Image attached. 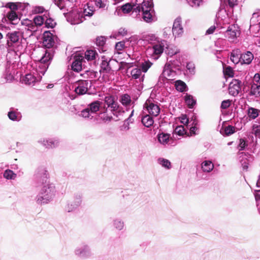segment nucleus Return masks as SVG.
Segmentation results:
<instances>
[{"mask_svg": "<svg viewBox=\"0 0 260 260\" xmlns=\"http://www.w3.org/2000/svg\"><path fill=\"white\" fill-rule=\"evenodd\" d=\"M157 162L165 169H170L171 168V162L168 159L164 158H159L158 159Z\"/></svg>", "mask_w": 260, "mask_h": 260, "instance_id": "e433bc0d", "label": "nucleus"}, {"mask_svg": "<svg viewBox=\"0 0 260 260\" xmlns=\"http://www.w3.org/2000/svg\"><path fill=\"white\" fill-rule=\"evenodd\" d=\"M8 117L12 121H19L22 118V115L17 109L11 108L8 113Z\"/></svg>", "mask_w": 260, "mask_h": 260, "instance_id": "aec40b11", "label": "nucleus"}, {"mask_svg": "<svg viewBox=\"0 0 260 260\" xmlns=\"http://www.w3.org/2000/svg\"><path fill=\"white\" fill-rule=\"evenodd\" d=\"M90 81L88 80H80L75 83L72 86V89L78 95H83L88 91L90 86Z\"/></svg>", "mask_w": 260, "mask_h": 260, "instance_id": "0eeeda50", "label": "nucleus"}, {"mask_svg": "<svg viewBox=\"0 0 260 260\" xmlns=\"http://www.w3.org/2000/svg\"><path fill=\"white\" fill-rule=\"evenodd\" d=\"M74 253L77 257L82 259L88 258L91 255L89 246L85 244L77 247L75 249Z\"/></svg>", "mask_w": 260, "mask_h": 260, "instance_id": "1a4fd4ad", "label": "nucleus"}, {"mask_svg": "<svg viewBox=\"0 0 260 260\" xmlns=\"http://www.w3.org/2000/svg\"><path fill=\"white\" fill-rule=\"evenodd\" d=\"M105 43V38L104 37H100L96 39V44L99 46H103Z\"/></svg>", "mask_w": 260, "mask_h": 260, "instance_id": "13d9d810", "label": "nucleus"}, {"mask_svg": "<svg viewBox=\"0 0 260 260\" xmlns=\"http://www.w3.org/2000/svg\"><path fill=\"white\" fill-rule=\"evenodd\" d=\"M4 177L5 179H13L16 178V174L13 171L8 169L6 170L4 173Z\"/></svg>", "mask_w": 260, "mask_h": 260, "instance_id": "de8ad7c7", "label": "nucleus"}, {"mask_svg": "<svg viewBox=\"0 0 260 260\" xmlns=\"http://www.w3.org/2000/svg\"><path fill=\"white\" fill-rule=\"evenodd\" d=\"M240 34L239 27L237 24H232L228 27L224 31V36L229 41L234 42Z\"/></svg>", "mask_w": 260, "mask_h": 260, "instance_id": "9b49d317", "label": "nucleus"}, {"mask_svg": "<svg viewBox=\"0 0 260 260\" xmlns=\"http://www.w3.org/2000/svg\"><path fill=\"white\" fill-rule=\"evenodd\" d=\"M170 138V135L169 134L161 133L158 134L157 139L158 142L162 145H165L168 143Z\"/></svg>", "mask_w": 260, "mask_h": 260, "instance_id": "c85d7f7f", "label": "nucleus"}, {"mask_svg": "<svg viewBox=\"0 0 260 260\" xmlns=\"http://www.w3.org/2000/svg\"><path fill=\"white\" fill-rule=\"evenodd\" d=\"M152 63L149 61H145L142 63L141 70L142 72H146L151 67Z\"/></svg>", "mask_w": 260, "mask_h": 260, "instance_id": "3c124183", "label": "nucleus"}, {"mask_svg": "<svg viewBox=\"0 0 260 260\" xmlns=\"http://www.w3.org/2000/svg\"><path fill=\"white\" fill-rule=\"evenodd\" d=\"M253 59V55L250 51H247L244 54H241V64H249Z\"/></svg>", "mask_w": 260, "mask_h": 260, "instance_id": "a878e982", "label": "nucleus"}, {"mask_svg": "<svg viewBox=\"0 0 260 260\" xmlns=\"http://www.w3.org/2000/svg\"><path fill=\"white\" fill-rule=\"evenodd\" d=\"M125 43H126V41H123L119 42L115 44V50L118 53H120L119 52L122 51L124 48V47H125Z\"/></svg>", "mask_w": 260, "mask_h": 260, "instance_id": "09e8293b", "label": "nucleus"}, {"mask_svg": "<svg viewBox=\"0 0 260 260\" xmlns=\"http://www.w3.org/2000/svg\"><path fill=\"white\" fill-rule=\"evenodd\" d=\"M230 23V18L225 10H220L217 14L216 26H211L206 31V34H211L216 29L220 30L225 27Z\"/></svg>", "mask_w": 260, "mask_h": 260, "instance_id": "39448f33", "label": "nucleus"}, {"mask_svg": "<svg viewBox=\"0 0 260 260\" xmlns=\"http://www.w3.org/2000/svg\"><path fill=\"white\" fill-rule=\"evenodd\" d=\"M57 192L54 184L45 180L41 182V188L36 197V202L38 204H47L53 201Z\"/></svg>", "mask_w": 260, "mask_h": 260, "instance_id": "f03ea898", "label": "nucleus"}, {"mask_svg": "<svg viewBox=\"0 0 260 260\" xmlns=\"http://www.w3.org/2000/svg\"><path fill=\"white\" fill-rule=\"evenodd\" d=\"M144 110L153 116H157L160 113V108L152 99H148L144 105Z\"/></svg>", "mask_w": 260, "mask_h": 260, "instance_id": "6e6552de", "label": "nucleus"}, {"mask_svg": "<svg viewBox=\"0 0 260 260\" xmlns=\"http://www.w3.org/2000/svg\"><path fill=\"white\" fill-rule=\"evenodd\" d=\"M54 44V41L52 37V34L49 32L45 31L43 34V45L47 48L52 47Z\"/></svg>", "mask_w": 260, "mask_h": 260, "instance_id": "6ab92c4d", "label": "nucleus"}, {"mask_svg": "<svg viewBox=\"0 0 260 260\" xmlns=\"http://www.w3.org/2000/svg\"><path fill=\"white\" fill-rule=\"evenodd\" d=\"M259 111L254 108H249L248 110V115L252 119L256 118L259 115Z\"/></svg>", "mask_w": 260, "mask_h": 260, "instance_id": "ea45409f", "label": "nucleus"}, {"mask_svg": "<svg viewBox=\"0 0 260 260\" xmlns=\"http://www.w3.org/2000/svg\"><path fill=\"white\" fill-rule=\"evenodd\" d=\"M161 75L168 80H173L176 76V73L172 69L170 64H166Z\"/></svg>", "mask_w": 260, "mask_h": 260, "instance_id": "f3484780", "label": "nucleus"}, {"mask_svg": "<svg viewBox=\"0 0 260 260\" xmlns=\"http://www.w3.org/2000/svg\"><path fill=\"white\" fill-rule=\"evenodd\" d=\"M84 55V59L85 58L88 61L94 60L98 56V54L94 49L87 50Z\"/></svg>", "mask_w": 260, "mask_h": 260, "instance_id": "bb28decb", "label": "nucleus"}, {"mask_svg": "<svg viewBox=\"0 0 260 260\" xmlns=\"http://www.w3.org/2000/svg\"><path fill=\"white\" fill-rule=\"evenodd\" d=\"M180 122L185 125H187L188 124V119L187 118L186 115H182L180 117Z\"/></svg>", "mask_w": 260, "mask_h": 260, "instance_id": "69168bd1", "label": "nucleus"}, {"mask_svg": "<svg viewBox=\"0 0 260 260\" xmlns=\"http://www.w3.org/2000/svg\"><path fill=\"white\" fill-rule=\"evenodd\" d=\"M144 40L148 41L149 43H152L156 39V37L152 34H148L143 36Z\"/></svg>", "mask_w": 260, "mask_h": 260, "instance_id": "603ef678", "label": "nucleus"}, {"mask_svg": "<svg viewBox=\"0 0 260 260\" xmlns=\"http://www.w3.org/2000/svg\"><path fill=\"white\" fill-rule=\"evenodd\" d=\"M80 116L81 117L87 118L88 119H92L93 118V114L90 112L89 109L86 108L85 109L83 110L80 114Z\"/></svg>", "mask_w": 260, "mask_h": 260, "instance_id": "79ce46f5", "label": "nucleus"}, {"mask_svg": "<svg viewBox=\"0 0 260 260\" xmlns=\"http://www.w3.org/2000/svg\"><path fill=\"white\" fill-rule=\"evenodd\" d=\"M127 34V31L126 29L123 28H120L119 29L117 35L116 36H124Z\"/></svg>", "mask_w": 260, "mask_h": 260, "instance_id": "338daca9", "label": "nucleus"}, {"mask_svg": "<svg viewBox=\"0 0 260 260\" xmlns=\"http://www.w3.org/2000/svg\"><path fill=\"white\" fill-rule=\"evenodd\" d=\"M111 225L113 229L117 231H121L124 230L125 227L124 222L120 217L114 218L112 220Z\"/></svg>", "mask_w": 260, "mask_h": 260, "instance_id": "412c9836", "label": "nucleus"}, {"mask_svg": "<svg viewBox=\"0 0 260 260\" xmlns=\"http://www.w3.org/2000/svg\"><path fill=\"white\" fill-rule=\"evenodd\" d=\"M252 133L256 136L260 135V125L254 124L252 126Z\"/></svg>", "mask_w": 260, "mask_h": 260, "instance_id": "5fc2aeb1", "label": "nucleus"}, {"mask_svg": "<svg viewBox=\"0 0 260 260\" xmlns=\"http://www.w3.org/2000/svg\"><path fill=\"white\" fill-rule=\"evenodd\" d=\"M44 15L42 16H37L34 18V22L37 26H41L45 22Z\"/></svg>", "mask_w": 260, "mask_h": 260, "instance_id": "49530a36", "label": "nucleus"}, {"mask_svg": "<svg viewBox=\"0 0 260 260\" xmlns=\"http://www.w3.org/2000/svg\"><path fill=\"white\" fill-rule=\"evenodd\" d=\"M202 169L204 172H210L214 168V165L210 160H205L202 163Z\"/></svg>", "mask_w": 260, "mask_h": 260, "instance_id": "c756f323", "label": "nucleus"}, {"mask_svg": "<svg viewBox=\"0 0 260 260\" xmlns=\"http://www.w3.org/2000/svg\"><path fill=\"white\" fill-rule=\"evenodd\" d=\"M102 102L99 101H95L89 104L87 106V108L90 112L93 115L99 111L101 106Z\"/></svg>", "mask_w": 260, "mask_h": 260, "instance_id": "393cba45", "label": "nucleus"}, {"mask_svg": "<svg viewBox=\"0 0 260 260\" xmlns=\"http://www.w3.org/2000/svg\"><path fill=\"white\" fill-rule=\"evenodd\" d=\"M241 81L237 79H233L230 83L229 87V93L233 96L237 95L241 91Z\"/></svg>", "mask_w": 260, "mask_h": 260, "instance_id": "4468645a", "label": "nucleus"}, {"mask_svg": "<svg viewBox=\"0 0 260 260\" xmlns=\"http://www.w3.org/2000/svg\"><path fill=\"white\" fill-rule=\"evenodd\" d=\"M104 103L107 106L106 108L110 110L114 116L117 118L115 121L123 118L125 113L123 108L115 101V98L112 95H107L104 98Z\"/></svg>", "mask_w": 260, "mask_h": 260, "instance_id": "20e7f679", "label": "nucleus"}, {"mask_svg": "<svg viewBox=\"0 0 260 260\" xmlns=\"http://www.w3.org/2000/svg\"><path fill=\"white\" fill-rule=\"evenodd\" d=\"M186 2L189 6L194 8H198L203 5L202 0H186Z\"/></svg>", "mask_w": 260, "mask_h": 260, "instance_id": "a18cd8bd", "label": "nucleus"}, {"mask_svg": "<svg viewBox=\"0 0 260 260\" xmlns=\"http://www.w3.org/2000/svg\"><path fill=\"white\" fill-rule=\"evenodd\" d=\"M250 93L251 95L257 96L260 94V83H253L251 86Z\"/></svg>", "mask_w": 260, "mask_h": 260, "instance_id": "c9c22d12", "label": "nucleus"}, {"mask_svg": "<svg viewBox=\"0 0 260 260\" xmlns=\"http://www.w3.org/2000/svg\"><path fill=\"white\" fill-rule=\"evenodd\" d=\"M135 7V5L127 3L121 7V10L125 14L129 13L132 10H133L134 12H136V11L134 10V9L136 8Z\"/></svg>", "mask_w": 260, "mask_h": 260, "instance_id": "a19ab883", "label": "nucleus"}, {"mask_svg": "<svg viewBox=\"0 0 260 260\" xmlns=\"http://www.w3.org/2000/svg\"><path fill=\"white\" fill-rule=\"evenodd\" d=\"M120 102L123 106H129L132 103L131 96L127 94H124L121 96Z\"/></svg>", "mask_w": 260, "mask_h": 260, "instance_id": "f704fd0d", "label": "nucleus"}, {"mask_svg": "<svg viewBox=\"0 0 260 260\" xmlns=\"http://www.w3.org/2000/svg\"><path fill=\"white\" fill-rule=\"evenodd\" d=\"M235 132V128L233 126L229 125L224 129V132L226 135H230L233 134Z\"/></svg>", "mask_w": 260, "mask_h": 260, "instance_id": "6e6d98bb", "label": "nucleus"}, {"mask_svg": "<svg viewBox=\"0 0 260 260\" xmlns=\"http://www.w3.org/2000/svg\"><path fill=\"white\" fill-rule=\"evenodd\" d=\"M172 32L175 37H181L183 33V28L181 25V19L177 18L173 23Z\"/></svg>", "mask_w": 260, "mask_h": 260, "instance_id": "2eb2a0df", "label": "nucleus"}, {"mask_svg": "<svg viewBox=\"0 0 260 260\" xmlns=\"http://www.w3.org/2000/svg\"><path fill=\"white\" fill-rule=\"evenodd\" d=\"M31 12L33 14H39L45 12V14H48L47 11L43 6H36L32 7Z\"/></svg>", "mask_w": 260, "mask_h": 260, "instance_id": "37998d69", "label": "nucleus"}, {"mask_svg": "<svg viewBox=\"0 0 260 260\" xmlns=\"http://www.w3.org/2000/svg\"><path fill=\"white\" fill-rule=\"evenodd\" d=\"M187 71L191 75H194L195 73V65L192 62H188L186 65Z\"/></svg>", "mask_w": 260, "mask_h": 260, "instance_id": "864d4df0", "label": "nucleus"}, {"mask_svg": "<svg viewBox=\"0 0 260 260\" xmlns=\"http://www.w3.org/2000/svg\"><path fill=\"white\" fill-rule=\"evenodd\" d=\"M6 7L10 8L11 11H14L17 9V6L16 4L13 3H9L6 5Z\"/></svg>", "mask_w": 260, "mask_h": 260, "instance_id": "774afa93", "label": "nucleus"}, {"mask_svg": "<svg viewBox=\"0 0 260 260\" xmlns=\"http://www.w3.org/2000/svg\"><path fill=\"white\" fill-rule=\"evenodd\" d=\"M54 3L60 9H62L66 5L63 0H54Z\"/></svg>", "mask_w": 260, "mask_h": 260, "instance_id": "0e129e2a", "label": "nucleus"}, {"mask_svg": "<svg viewBox=\"0 0 260 260\" xmlns=\"http://www.w3.org/2000/svg\"><path fill=\"white\" fill-rule=\"evenodd\" d=\"M175 132L176 134L179 135V136L183 135L185 133V129L184 126H177L175 130Z\"/></svg>", "mask_w": 260, "mask_h": 260, "instance_id": "4d7b16f0", "label": "nucleus"}, {"mask_svg": "<svg viewBox=\"0 0 260 260\" xmlns=\"http://www.w3.org/2000/svg\"><path fill=\"white\" fill-rule=\"evenodd\" d=\"M35 176L37 178H47L48 173L44 168L39 167L35 170Z\"/></svg>", "mask_w": 260, "mask_h": 260, "instance_id": "7c9ffc66", "label": "nucleus"}, {"mask_svg": "<svg viewBox=\"0 0 260 260\" xmlns=\"http://www.w3.org/2000/svg\"><path fill=\"white\" fill-rule=\"evenodd\" d=\"M231 101L229 100H224L222 102L221 104V108L225 109L230 107L231 105Z\"/></svg>", "mask_w": 260, "mask_h": 260, "instance_id": "e2e57ef3", "label": "nucleus"}, {"mask_svg": "<svg viewBox=\"0 0 260 260\" xmlns=\"http://www.w3.org/2000/svg\"><path fill=\"white\" fill-rule=\"evenodd\" d=\"M7 16L9 20L12 21L13 24L17 23V21L19 20L17 14L14 11H10L8 13Z\"/></svg>", "mask_w": 260, "mask_h": 260, "instance_id": "58836bf2", "label": "nucleus"}, {"mask_svg": "<svg viewBox=\"0 0 260 260\" xmlns=\"http://www.w3.org/2000/svg\"><path fill=\"white\" fill-rule=\"evenodd\" d=\"M241 52L239 49L233 50L231 53V60L235 64H237L241 61Z\"/></svg>", "mask_w": 260, "mask_h": 260, "instance_id": "b1692460", "label": "nucleus"}, {"mask_svg": "<svg viewBox=\"0 0 260 260\" xmlns=\"http://www.w3.org/2000/svg\"><path fill=\"white\" fill-rule=\"evenodd\" d=\"M9 41L13 44L19 42L20 38V33L17 31H14L8 34Z\"/></svg>", "mask_w": 260, "mask_h": 260, "instance_id": "2f4dec72", "label": "nucleus"}, {"mask_svg": "<svg viewBox=\"0 0 260 260\" xmlns=\"http://www.w3.org/2000/svg\"><path fill=\"white\" fill-rule=\"evenodd\" d=\"M101 68L103 70L106 72H109L111 70V68L109 66V62L106 61H104L102 63Z\"/></svg>", "mask_w": 260, "mask_h": 260, "instance_id": "bf43d9fd", "label": "nucleus"}, {"mask_svg": "<svg viewBox=\"0 0 260 260\" xmlns=\"http://www.w3.org/2000/svg\"><path fill=\"white\" fill-rule=\"evenodd\" d=\"M168 46L167 42L162 40L149 46L146 51V53L148 56L156 60L162 53L165 48H168Z\"/></svg>", "mask_w": 260, "mask_h": 260, "instance_id": "423d86ee", "label": "nucleus"}, {"mask_svg": "<svg viewBox=\"0 0 260 260\" xmlns=\"http://www.w3.org/2000/svg\"><path fill=\"white\" fill-rule=\"evenodd\" d=\"M94 12V8L92 6H89V3L87 4L86 5H85L83 12H81L83 14L84 20H85L86 19V17H90L92 16Z\"/></svg>", "mask_w": 260, "mask_h": 260, "instance_id": "cd10ccee", "label": "nucleus"}, {"mask_svg": "<svg viewBox=\"0 0 260 260\" xmlns=\"http://www.w3.org/2000/svg\"><path fill=\"white\" fill-rule=\"evenodd\" d=\"M136 12H142L143 20L148 23H152L156 20L155 13L153 8L152 0H143L142 4H140L134 9Z\"/></svg>", "mask_w": 260, "mask_h": 260, "instance_id": "7ed1b4c3", "label": "nucleus"}, {"mask_svg": "<svg viewBox=\"0 0 260 260\" xmlns=\"http://www.w3.org/2000/svg\"><path fill=\"white\" fill-rule=\"evenodd\" d=\"M184 100L188 108H192L196 103V101L191 95L186 94L184 96Z\"/></svg>", "mask_w": 260, "mask_h": 260, "instance_id": "72a5a7b5", "label": "nucleus"}, {"mask_svg": "<svg viewBox=\"0 0 260 260\" xmlns=\"http://www.w3.org/2000/svg\"><path fill=\"white\" fill-rule=\"evenodd\" d=\"M127 76L131 77L132 79L138 80L140 82H141L144 80V75L142 74V71L141 67L137 66H133L128 68Z\"/></svg>", "mask_w": 260, "mask_h": 260, "instance_id": "f8f14e48", "label": "nucleus"}, {"mask_svg": "<svg viewBox=\"0 0 260 260\" xmlns=\"http://www.w3.org/2000/svg\"><path fill=\"white\" fill-rule=\"evenodd\" d=\"M142 122L145 126L149 127L153 125L154 120L149 115H146L142 117Z\"/></svg>", "mask_w": 260, "mask_h": 260, "instance_id": "473e14b6", "label": "nucleus"}, {"mask_svg": "<svg viewBox=\"0 0 260 260\" xmlns=\"http://www.w3.org/2000/svg\"><path fill=\"white\" fill-rule=\"evenodd\" d=\"M52 58L50 52L46 50L45 54L40 59L39 68L37 70V74H27L23 79V82L29 85H34L35 83L41 81L42 76L44 75L49 66V61Z\"/></svg>", "mask_w": 260, "mask_h": 260, "instance_id": "f257e3e1", "label": "nucleus"}, {"mask_svg": "<svg viewBox=\"0 0 260 260\" xmlns=\"http://www.w3.org/2000/svg\"><path fill=\"white\" fill-rule=\"evenodd\" d=\"M48 14H45V24L47 27L53 28L55 25V22L51 18H48Z\"/></svg>", "mask_w": 260, "mask_h": 260, "instance_id": "c03bdc74", "label": "nucleus"}, {"mask_svg": "<svg viewBox=\"0 0 260 260\" xmlns=\"http://www.w3.org/2000/svg\"><path fill=\"white\" fill-rule=\"evenodd\" d=\"M175 87L176 89L180 92H183L185 91L187 87L186 84L181 80L176 81Z\"/></svg>", "mask_w": 260, "mask_h": 260, "instance_id": "4c0bfd02", "label": "nucleus"}, {"mask_svg": "<svg viewBox=\"0 0 260 260\" xmlns=\"http://www.w3.org/2000/svg\"><path fill=\"white\" fill-rule=\"evenodd\" d=\"M246 145H247V144L244 139H240L239 140V143L238 147L240 151L243 150Z\"/></svg>", "mask_w": 260, "mask_h": 260, "instance_id": "680f3d73", "label": "nucleus"}, {"mask_svg": "<svg viewBox=\"0 0 260 260\" xmlns=\"http://www.w3.org/2000/svg\"><path fill=\"white\" fill-rule=\"evenodd\" d=\"M95 6L98 8H104L107 5L106 0H94Z\"/></svg>", "mask_w": 260, "mask_h": 260, "instance_id": "8fccbe9b", "label": "nucleus"}, {"mask_svg": "<svg viewBox=\"0 0 260 260\" xmlns=\"http://www.w3.org/2000/svg\"><path fill=\"white\" fill-rule=\"evenodd\" d=\"M108 109L106 108L105 110L101 112L99 115V118L105 123H108L112 120L115 121L117 119L116 117H113L112 116L108 113Z\"/></svg>", "mask_w": 260, "mask_h": 260, "instance_id": "4be33fe9", "label": "nucleus"}, {"mask_svg": "<svg viewBox=\"0 0 260 260\" xmlns=\"http://www.w3.org/2000/svg\"><path fill=\"white\" fill-rule=\"evenodd\" d=\"M67 21L72 25L78 24L84 21L83 14L74 10L65 15Z\"/></svg>", "mask_w": 260, "mask_h": 260, "instance_id": "9d476101", "label": "nucleus"}, {"mask_svg": "<svg viewBox=\"0 0 260 260\" xmlns=\"http://www.w3.org/2000/svg\"><path fill=\"white\" fill-rule=\"evenodd\" d=\"M82 201V196L80 194L75 195L73 200L67 205L66 210L68 212L75 211L81 205Z\"/></svg>", "mask_w": 260, "mask_h": 260, "instance_id": "ddd939ff", "label": "nucleus"}, {"mask_svg": "<svg viewBox=\"0 0 260 260\" xmlns=\"http://www.w3.org/2000/svg\"><path fill=\"white\" fill-rule=\"evenodd\" d=\"M84 61V56L83 55L78 54L75 55L74 60L71 66L72 69L77 72L81 71L82 69V64Z\"/></svg>", "mask_w": 260, "mask_h": 260, "instance_id": "dca6fc26", "label": "nucleus"}, {"mask_svg": "<svg viewBox=\"0 0 260 260\" xmlns=\"http://www.w3.org/2000/svg\"><path fill=\"white\" fill-rule=\"evenodd\" d=\"M254 27L258 30L260 29V13H253L250 19V29Z\"/></svg>", "mask_w": 260, "mask_h": 260, "instance_id": "5701e85b", "label": "nucleus"}, {"mask_svg": "<svg viewBox=\"0 0 260 260\" xmlns=\"http://www.w3.org/2000/svg\"><path fill=\"white\" fill-rule=\"evenodd\" d=\"M138 40V38L137 36H132L127 39L125 40L126 42H129L130 43L132 44V45L133 46L137 43Z\"/></svg>", "mask_w": 260, "mask_h": 260, "instance_id": "052dcab7", "label": "nucleus"}, {"mask_svg": "<svg viewBox=\"0 0 260 260\" xmlns=\"http://www.w3.org/2000/svg\"><path fill=\"white\" fill-rule=\"evenodd\" d=\"M38 142L46 148H54L57 146L59 143L58 140L53 139H41Z\"/></svg>", "mask_w": 260, "mask_h": 260, "instance_id": "a211bd4d", "label": "nucleus"}]
</instances>
